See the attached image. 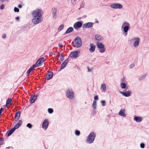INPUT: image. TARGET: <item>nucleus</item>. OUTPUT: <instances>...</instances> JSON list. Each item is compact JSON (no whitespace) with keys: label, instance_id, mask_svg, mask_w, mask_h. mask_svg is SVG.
<instances>
[{"label":"nucleus","instance_id":"nucleus-7","mask_svg":"<svg viewBox=\"0 0 149 149\" xmlns=\"http://www.w3.org/2000/svg\"><path fill=\"white\" fill-rule=\"evenodd\" d=\"M66 94L67 97L70 99H72L74 98V93L72 89H68L66 92Z\"/></svg>","mask_w":149,"mask_h":149},{"label":"nucleus","instance_id":"nucleus-52","mask_svg":"<svg viewBox=\"0 0 149 149\" xmlns=\"http://www.w3.org/2000/svg\"><path fill=\"white\" fill-rule=\"evenodd\" d=\"M88 72L91 71L92 70V69H90L89 68H88Z\"/></svg>","mask_w":149,"mask_h":149},{"label":"nucleus","instance_id":"nucleus-42","mask_svg":"<svg viewBox=\"0 0 149 149\" xmlns=\"http://www.w3.org/2000/svg\"><path fill=\"white\" fill-rule=\"evenodd\" d=\"M59 60L60 61H63L64 60L63 56H61L60 57Z\"/></svg>","mask_w":149,"mask_h":149},{"label":"nucleus","instance_id":"nucleus-25","mask_svg":"<svg viewBox=\"0 0 149 149\" xmlns=\"http://www.w3.org/2000/svg\"><path fill=\"white\" fill-rule=\"evenodd\" d=\"M74 30L73 28L72 27H69L67 30L66 31L65 33V34L69 33Z\"/></svg>","mask_w":149,"mask_h":149},{"label":"nucleus","instance_id":"nucleus-19","mask_svg":"<svg viewBox=\"0 0 149 149\" xmlns=\"http://www.w3.org/2000/svg\"><path fill=\"white\" fill-rule=\"evenodd\" d=\"M93 23L92 22H88L83 24V27L85 28H90L93 26Z\"/></svg>","mask_w":149,"mask_h":149},{"label":"nucleus","instance_id":"nucleus-16","mask_svg":"<svg viewBox=\"0 0 149 149\" xmlns=\"http://www.w3.org/2000/svg\"><path fill=\"white\" fill-rule=\"evenodd\" d=\"M38 96L37 95H33L30 97V100L31 103H33L37 99Z\"/></svg>","mask_w":149,"mask_h":149},{"label":"nucleus","instance_id":"nucleus-18","mask_svg":"<svg viewBox=\"0 0 149 149\" xmlns=\"http://www.w3.org/2000/svg\"><path fill=\"white\" fill-rule=\"evenodd\" d=\"M53 76V73L52 72H49L46 77V78L47 80H49L52 78Z\"/></svg>","mask_w":149,"mask_h":149},{"label":"nucleus","instance_id":"nucleus-5","mask_svg":"<svg viewBox=\"0 0 149 149\" xmlns=\"http://www.w3.org/2000/svg\"><path fill=\"white\" fill-rule=\"evenodd\" d=\"M140 39L138 37H135L131 39L130 41L133 42V45L135 47H137L139 45Z\"/></svg>","mask_w":149,"mask_h":149},{"label":"nucleus","instance_id":"nucleus-45","mask_svg":"<svg viewBox=\"0 0 149 149\" xmlns=\"http://www.w3.org/2000/svg\"><path fill=\"white\" fill-rule=\"evenodd\" d=\"M94 99L95 100H98V97L97 96H95Z\"/></svg>","mask_w":149,"mask_h":149},{"label":"nucleus","instance_id":"nucleus-2","mask_svg":"<svg viewBox=\"0 0 149 149\" xmlns=\"http://www.w3.org/2000/svg\"><path fill=\"white\" fill-rule=\"evenodd\" d=\"M130 24L127 22H124L122 25L121 29L124 31V34L125 36L127 35V33L130 29Z\"/></svg>","mask_w":149,"mask_h":149},{"label":"nucleus","instance_id":"nucleus-40","mask_svg":"<svg viewBox=\"0 0 149 149\" xmlns=\"http://www.w3.org/2000/svg\"><path fill=\"white\" fill-rule=\"evenodd\" d=\"M14 11L15 12H18L19 11V10L18 8L15 7L14 8Z\"/></svg>","mask_w":149,"mask_h":149},{"label":"nucleus","instance_id":"nucleus-43","mask_svg":"<svg viewBox=\"0 0 149 149\" xmlns=\"http://www.w3.org/2000/svg\"><path fill=\"white\" fill-rule=\"evenodd\" d=\"M140 147L142 148H144L145 147V144L143 143L140 144Z\"/></svg>","mask_w":149,"mask_h":149},{"label":"nucleus","instance_id":"nucleus-28","mask_svg":"<svg viewBox=\"0 0 149 149\" xmlns=\"http://www.w3.org/2000/svg\"><path fill=\"white\" fill-rule=\"evenodd\" d=\"M12 100L11 98H8L6 101V107H8L7 106L8 105H10L12 102Z\"/></svg>","mask_w":149,"mask_h":149},{"label":"nucleus","instance_id":"nucleus-9","mask_svg":"<svg viewBox=\"0 0 149 149\" xmlns=\"http://www.w3.org/2000/svg\"><path fill=\"white\" fill-rule=\"evenodd\" d=\"M49 121L47 119H45L43 121L42 125V128L44 130H47L49 125Z\"/></svg>","mask_w":149,"mask_h":149},{"label":"nucleus","instance_id":"nucleus-46","mask_svg":"<svg viewBox=\"0 0 149 149\" xmlns=\"http://www.w3.org/2000/svg\"><path fill=\"white\" fill-rule=\"evenodd\" d=\"M4 8V6L3 4H2L1 5V6L0 7V9L2 10H3Z\"/></svg>","mask_w":149,"mask_h":149},{"label":"nucleus","instance_id":"nucleus-34","mask_svg":"<svg viewBox=\"0 0 149 149\" xmlns=\"http://www.w3.org/2000/svg\"><path fill=\"white\" fill-rule=\"evenodd\" d=\"M39 66L36 63V64L33 65L31 67L33 69L34 68H36L37 67H38Z\"/></svg>","mask_w":149,"mask_h":149},{"label":"nucleus","instance_id":"nucleus-11","mask_svg":"<svg viewBox=\"0 0 149 149\" xmlns=\"http://www.w3.org/2000/svg\"><path fill=\"white\" fill-rule=\"evenodd\" d=\"M82 25V23L81 22L78 21L74 24L73 27L74 29H76L81 27Z\"/></svg>","mask_w":149,"mask_h":149},{"label":"nucleus","instance_id":"nucleus-17","mask_svg":"<svg viewBox=\"0 0 149 149\" xmlns=\"http://www.w3.org/2000/svg\"><path fill=\"white\" fill-rule=\"evenodd\" d=\"M90 48L89 49V52L91 53H93L95 50V46L93 43H91L90 45Z\"/></svg>","mask_w":149,"mask_h":149},{"label":"nucleus","instance_id":"nucleus-53","mask_svg":"<svg viewBox=\"0 0 149 149\" xmlns=\"http://www.w3.org/2000/svg\"><path fill=\"white\" fill-rule=\"evenodd\" d=\"M50 55H51V56H52V54H53V53H50Z\"/></svg>","mask_w":149,"mask_h":149},{"label":"nucleus","instance_id":"nucleus-48","mask_svg":"<svg viewBox=\"0 0 149 149\" xmlns=\"http://www.w3.org/2000/svg\"><path fill=\"white\" fill-rule=\"evenodd\" d=\"M58 46L59 47H63L62 44L60 43L58 44Z\"/></svg>","mask_w":149,"mask_h":149},{"label":"nucleus","instance_id":"nucleus-1","mask_svg":"<svg viewBox=\"0 0 149 149\" xmlns=\"http://www.w3.org/2000/svg\"><path fill=\"white\" fill-rule=\"evenodd\" d=\"M32 15L33 17L32 22L34 24H38L41 22L42 20V13L41 9L35 10L32 13Z\"/></svg>","mask_w":149,"mask_h":149},{"label":"nucleus","instance_id":"nucleus-37","mask_svg":"<svg viewBox=\"0 0 149 149\" xmlns=\"http://www.w3.org/2000/svg\"><path fill=\"white\" fill-rule=\"evenodd\" d=\"M26 126L30 129L32 127V125L30 123L27 124Z\"/></svg>","mask_w":149,"mask_h":149},{"label":"nucleus","instance_id":"nucleus-15","mask_svg":"<svg viewBox=\"0 0 149 149\" xmlns=\"http://www.w3.org/2000/svg\"><path fill=\"white\" fill-rule=\"evenodd\" d=\"M68 59L65 60L63 62L61 66V69L59 70V71H60L64 69L67 65L68 63Z\"/></svg>","mask_w":149,"mask_h":149},{"label":"nucleus","instance_id":"nucleus-24","mask_svg":"<svg viewBox=\"0 0 149 149\" xmlns=\"http://www.w3.org/2000/svg\"><path fill=\"white\" fill-rule=\"evenodd\" d=\"M134 119L137 122H140L142 120V118L137 116H135Z\"/></svg>","mask_w":149,"mask_h":149},{"label":"nucleus","instance_id":"nucleus-8","mask_svg":"<svg viewBox=\"0 0 149 149\" xmlns=\"http://www.w3.org/2000/svg\"><path fill=\"white\" fill-rule=\"evenodd\" d=\"M110 7L112 8L120 9L123 8V6L121 4L118 3H115L111 4Z\"/></svg>","mask_w":149,"mask_h":149},{"label":"nucleus","instance_id":"nucleus-6","mask_svg":"<svg viewBox=\"0 0 149 149\" xmlns=\"http://www.w3.org/2000/svg\"><path fill=\"white\" fill-rule=\"evenodd\" d=\"M97 47L98 48V50L101 53H103L105 51V49L104 45L102 43L100 42H97Z\"/></svg>","mask_w":149,"mask_h":149},{"label":"nucleus","instance_id":"nucleus-33","mask_svg":"<svg viewBox=\"0 0 149 149\" xmlns=\"http://www.w3.org/2000/svg\"><path fill=\"white\" fill-rule=\"evenodd\" d=\"M48 111L49 113H52L53 112L54 110L52 108H49L48 109Z\"/></svg>","mask_w":149,"mask_h":149},{"label":"nucleus","instance_id":"nucleus-36","mask_svg":"<svg viewBox=\"0 0 149 149\" xmlns=\"http://www.w3.org/2000/svg\"><path fill=\"white\" fill-rule=\"evenodd\" d=\"M146 76V74L143 75L140 78V80H141L144 79Z\"/></svg>","mask_w":149,"mask_h":149},{"label":"nucleus","instance_id":"nucleus-10","mask_svg":"<svg viewBox=\"0 0 149 149\" xmlns=\"http://www.w3.org/2000/svg\"><path fill=\"white\" fill-rule=\"evenodd\" d=\"M45 58L43 57H42L40 58L37 61L36 63L40 67V66H42V64L43 62L45 61Z\"/></svg>","mask_w":149,"mask_h":149},{"label":"nucleus","instance_id":"nucleus-47","mask_svg":"<svg viewBox=\"0 0 149 149\" xmlns=\"http://www.w3.org/2000/svg\"><path fill=\"white\" fill-rule=\"evenodd\" d=\"M2 37L3 39L5 38H6V35L5 34H3L2 35Z\"/></svg>","mask_w":149,"mask_h":149},{"label":"nucleus","instance_id":"nucleus-50","mask_svg":"<svg viewBox=\"0 0 149 149\" xmlns=\"http://www.w3.org/2000/svg\"><path fill=\"white\" fill-rule=\"evenodd\" d=\"M19 17H15V19L16 20H19Z\"/></svg>","mask_w":149,"mask_h":149},{"label":"nucleus","instance_id":"nucleus-3","mask_svg":"<svg viewBox=\"0 0 149 149\" xmlns=\"http://www.w3.org/2000/svg\"><path fill=\"white\" fill-rule=\"evenodd\" d=\"M74 46L77 48L80 47L82 45V41L81 38L78 36L74 39L73 42Z\"/></svg>","mask_w":149,"mask_h":149},{"label":"nucleus","instance_id":"nucleus-41","mask_svg":"<svg viewBox=\"0 0 149 149\" xmlns=\"http://www.w3.org/2000/svg\"><path fill=\"white\" fill-rule=\"evenodd\" d=\"M3 139L2 138H0V142L1 143V145H2L3 144Z\"/></svg>","mask_w":149,"mask_h":149},{"label":"nucleus","instance_id":"nucleus-49","mask_svg":"<svg viewBox=\"0 0 149 149\" xmlns=\"http://www.w3.org/2000/svg\"><path fill=\"white\" fill-rule=\"evenodd\" d=\"M18 7L19 8H21L22 7V6L21 5L19 4L18 6Z\"/></svg>","mask_w":149,"mask_h":149},{"label":"nucleus","instance_id":"nucleus-29","mask_svg":"<svg viewBox=\"0 0 149 149\" xmlns=\"http://www.w3.org/2000/svg\"><path fill=\"white\" fill-rule=\"evenodd\" d=\"M96 102L95 101H94L93 102L92 107L94 109H95L96 108Z\"/></svg>","mask_w":149,"mask_h":149},{"label":"nucleus","instance_id":"nucleus-14","mask_svg":"<svg viewBox=\"0 0 149 149\" xmlns=\"http://www.w3.org/2000/svg\"><path fill=\"white\" fill-rule=\"evenodd\" d=\"M119 92L123 96L125 97H130L131 94V92L130 91H128L125 92L120 91Z\"/></svg>","mask_w":149,"mask_h":149},{"label":"nucleus","instance_id":"nucleus-20","mask_svg":"<svg viewBox=\"0 0 149 149\" xmlns=\"http://www.w3.org/2000/svg\"><path fill=\"white\" fill-rule=\"evenodd\" d=\"M125 109H121L118 113V114L121 116L125 117L126 114H125Z\"/></svg>","mask_w":149,"mask_h":149},{"label":"nucleus","instance_id":"nucleus-51","mask_svg":"<svg viewBox=\"0 0 149 149\" xmlns=\"http://www.w3.org/2000/svg\"><path fill=\"white\" fill-rule=\"evenodd\" d=\"M124 78H122L121 79V81H123V82H124L125 81H124Z\"/></svg>","mask_w":149,"mask_h":149},{"label":"nucleus","instance_id":"nucleus-13","mask_svg":"<svg viewBox=\"0 0 149 149\" xmlns=\"http://www.w3.org/2000/svg\"><path fill=\"white\" fill-rule=\"evenodd\" d=\"M79 54V52L77 51L72 52L70 54L69 56L70 57L77 58Z\"/></svg>","mask_w":149,"mask_h":149},{"label":"nucleus","instance_id":"nucleus-38","mask_svg":"<svg viewBox=\"0 0 149 149\" xmlns=\"http://www.w3.org/2000/svg\"><path fill=\"white\" fill-rule=\"evenodd\" d=\"M85 6V4L84 2H82L80 4V8L79 9H80L81 8H83Z\"/></svg>","mask_w":149,"mask_h":149},{"label":"nucleus","instance_id":"nucleus-27","mask_svg":"<svg viewBox=\"0 0 149 149\" xmlns=\"http://www.w3.org/2000/svg\"><path fill=\"white\" fill-rule=\"evenodd\" d=\"M106 88V87L105 83H103L101 84V89L104 92H105V91Z\"/></svg>","mask_w":149,"mask_h":149},{"label":"nucleus","instance_id":"nucleus-31","mask_svg":"<svg viewBox=\"0 0 149 149\" xmlns=\"http://www.w3.org/2000/svg\"><path fill=\"white\" fill-rule=\"evenodd\" d=\"M120 87L122 88H125L126 87V85L125 83H122L120 84Z\"/></svg>","mask_w":149,"mask_h":149},{"label":"nucleus","instance_id":"nucleus-23","mask_svg":"<svg viewBox=\"0 0 149 149\" xmlns=\"http://www.w3.org/2000/svg\"><path fill=\"white\" fill-rule=\"evenodd\" d=\"M95 39L98 41L102 40L103 39V37L100 35H96L95 36Z\"/></svg>","mask_w":149,"mask_h":149},{"label":"nucleus","instance_id":"nucleus-12","mask_svg":"<svg viewBox=\"0 0 149 149\" xmlns=\"http://www.w3.org/2000/svg\"><path fill=\"white\" fill-rule=\"evenodd\" d=\"M53 18L54 19H55L57 18V9L55 8H53L52 9Z\"/></svg>","mask_w":149,"mask_h":149},{"label":"nucleus","instance_id":"nucleus-4","mask_svg":"<svg viewBox=\"0 0 149 149\" xmlns=\"http://www.w3.org/2000/svg\"><path fill=\"white\" fill-rule=\"evenodd\" d=\"M95 137V134L94 132H91L88 136L86 140L87 143L89 144H91L93 143Z\"/></svg>","mask_w":149,"mask_h":149},{"label":"nucleus","instance_id":"nucleus-54","mask_svg":"<svg viewBox=\"0 0 149 149\" xmlns=\"http://www.w3.org/2000/svg\"><path fill=\"white\" fill-rule=\"evenodd\" d=\"M80 19V18H78V20Z\"/></svg>","mask_w":149,"mask_h":149},{"label":"nucleus","instance_id":"nucleus-30","mask_svg":"<svg viewBox=\"0 0 149 149\" xmlns=\"http://www.w3.org/2000/svg\"><path fill=\"white\" fill-rule=\"evenodd\" d=\"M64 25L62 24L58 28V31H61L63 30L64 27Z\"/></svg>","mask_w":149,"mask_h":149},{"label":"nucleus","instance_id":"nucleus-32","mask_svg":"<svg viewBox=\"0 0 149 149\" xmlns=\"http://www.w3.org/2000/svg\"><path fill=\"white\" fill-rule=\"evenodd\" d=\"M74 133L75 135L77 136H79L80 134V131L77 130H75Z\"/></svg>","mask_w":149,"mask_h":149},{"label":"nucleus","instance_id":"nucleus-21","mask_svg":"<svg viewBox=\"0 0 149 149\" xmlns=\"http://www.w3.org/2000/svg\"><path fill=\"white\" fill-rule=\"evenodd\" d=\"M22 122L21 120H19L18 122L14 126L13 128H15V130L19 128L22 124Z\"/></svg>","mask_w":149,"mask_h":149},{"label":"nucleus","instance_id":"nucleus-22","mask_svg":"<svg viewBox=\"0 0 149 149\" xmlns=\"http://www.w3.org/2000/svg\"><path fill=\"white\" fill-rule=\"evenodd\" d=\"M20 115V112L19 111L17 112L15 116V121H17L19 118Z\"/></svg>","mask_w":149,"mask_h":149},{"label":"nucleus","instance_id":"nucleus-55","mask_svg":"<svg viewBox=\"0 0 149 149\" xmlns=\"http://www.w3.org/2000/svg\"><path fill=\"white\" fill-rule=\"evenodd\" d=\"M97 23H98V21H97Z\"/></svg>","mask_w":149,"mask_h":149},{"label":"nucleus","instance_id":"nucleus-35","mask_svg":"<svg viewBox=\"0 0 149 149\" xmlns=\"http://www.w3.org/2000/svg\"><path fill=\"white\" fill-rule=\"evenodd\" d=\"M33 70V69L30 67V68L27 71V75H28L29 74V73H30L31 71H32V70Z\"/></svg>","mask_w":149,"mask_h":149},{"label":"nucleus","instance_id":"nucleus-39","mask_svg":"<svg viewBox=\"0 0 149 149\" xmlns=\"http://www.w3.org/2000/svg\"><path fill=\"white\" fill-rule=\"evenodd\" d=\"M102 105V106H104L105 105V102L104 101H101Z\"/></svg>","mask_w":149,"mask_h":149},{"label":"nucleus","instance_id":"nucleus-44","mask_svg":"<svg viewBox=\"0 0 149 149\" xmlns=\"http://www.w3.org/2000/svg\"><path fill=\"white\" fill-rule=\"evenodd\" d=\"M134 66V64H133V63H132V64H131L130 65V68H132Z\"/></svg>","mask_w":149,"mask_h":149},{"label":"nucleus","instance_id":"nucleus-26","mask_svg":"<svg viewBox=\"0 0 149 149\" xmlns=\"http://www.w3.org/2000/svg\"><path fill=\"white\" fill-rule=\"evenodd\" d=\"M15 130V128H13L10 130L8 131L7 133V136L8 137L10 136Z\"/></svg>","mask_w":149,"mask_h":149}]
</instances>
